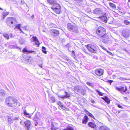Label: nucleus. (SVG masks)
Masks as SVG:
<instances>
[{
    "mask_svg": "<svg viewBox=\"0 0 130 130\" xmlns=\"http://www.w3.org/2000/svg\"><path fill=\"white\" fill-rule=\"evenodd\" d=\"M49 98L52 101L53 103L55 102L56 101L55 98L52 96H49Z\"/></svg>",
    "mask_w": 130,
    "mask_h": 130,
    "instance_id": "26",
    "label": "nucleus"
},
{
    "mask_svg": "<svg viewBox=\"0 0 130 130\" xmlns=\"http://www.w3.org/2000/svg\"><path fill=\"white\" fill-rule=\"evenodd\" d=\"M80 91L79 93L80 94L82 95H84L86 93V89L84 87L82 86L80 88Z\"/></svg>",
    "mask_w": 130,
    "mask_h": 130,
    "instance_id": "15",
    "label": "nucleus"
},
{
    "mask_svg": "<svg viewBox=\"0 0 130 130\" xmlns=\"http://www.w3.org/2000/svg\"><path fill=\"white\" fill-rule=\"evenodd\" d=\"M20 124L21 125H22V121H21V122H20Z\"/></svg>",
    "mask_w": 130,
    "mask_h": 130,
    "instance_id": "56",
    "label": "nucleus"
},
{
    "mask_svg": "<svg viewBox=\"0 0 130 130\" xmlns=\"http://www.w3.org/2000/svg\"><path fill=\"white\" fill-rule=\"evenodd\" d=\"M21 3L23 4L24 3V2L22 0L21 1Z\"/></svg>",
    "mask_w": 130,
    "mask_h": 130,
    "instance_id": "52",
    "label": "nucleus"
},
{
    "mask_svg": "<svg viewBox=\"0 0 130 130\" xmlns=\"http://www.w3.org/2000/svg\"><path fill=\"white\" fill-rule=\"evenodd\" d=\"M9 47L10 48H13L15 47V46L13 45H10L9 46Z\"/></svg>",
    "mask_w": 130,
    "mask_h": 130,
    "instance_id": "43",
    "label": "nucleus"
},
{
    "mask_svg": "<svg viewBox=\"0 0 130 130\" xmlns=\"http://www.w3.org/2000/svg\"><path fill=\"white\" fill-rule=\"evenodd\" d=\"M124 23L126 25H128L130 23V22L128 20H125L124 21Z\"/></svg>",
    "mask_w": 130,
    "mask_h": 130,
    "instance_id": "40",
    "label": "nucleus"
},
{
    "mask_svg": "<svg viewBox=\"0 0 130 130\" xmlns=\"http://www.w3.org/2000/svg\"><path fill=\"white\" fill-rule=\"evenodd\" d=\"M116 89L119 91L124 92H125L127 90V88L126 86H125V88L121 86L119 87H116Z\"/></svg>",
    "mask_w": 130,
    "mask_h": 130,
    "instance_id": "10",
    "label": "nucleus"
},
{
    "mask_svg": "<svg viewBox=\"0 0 130 130\" xmlns=\"http://www.w3.org/2000/svg\"><path fill=\"white\" fill-rule=\"evenodd\" d=\"M107 53H109L110 55H112V56L113 55V54L110 52L108 51H107Z\"/></svg>",
    "mask_w": 130,
    "mask_h": 130,
    "instance_id": "44",
    "label": "nucleus"
},
{
    "mask_svg": "<svg viewBox=\"0 0 130 130\" xmlns=\"http://www.w3.org/2000/svg\"><path fill=\"white\" fill-rule=\"evenodd\" d=\"M88 119V117L87 116H85L83 119V123L84 124H86L87 122Z\"/></svg>",
    "mask_w": 130,
    "mask_h": 130,
    "instance_id": "20",
    "label": "nucleus"
},
{
    "mask_svg": "<svg viewBox=\"0 0 130 130\" xmlns=\"http://www.w3.org/2000/svg\"><path fill=\"white\" fill-rule=\"evenodd\" d=\"M88 125L89 127L91 128H93L95 130H96V126L92 122H89L88 123Z\"/></svg>",
    "mask_w": 130,
    "mask_h": 130,
    "instance_id": "14",
    "label": "nucleus"
},
{
    "mask_svg": "<svg viewBox=\"0 0 130 130\" xmlns=\"http://www.w3.org/2000/svg\"><path fill=\"white\" fill-rule=\"evenodd\" d=\"M117 106L119 108H122V107L119 104H117Z\"/></svg>",
    "mask_w": 130,
    "mask_h": 130,
    "instance_id": "47",
    "label": "nucleus"
},
{
    "mask_svg": "<svg viewBox=\"0 0 130 130\" xmlns=\"http://www.w3.org/2000/svg\"><path fill=\"white\" fill-rule=\"evenodd\" d=\"M81 87L82 86L79 85L76 86L74 87V89L75 91L79 93Z\"/></svg>",
    "mask_w": 130,
    "mask_h": 130,
    "instance_id": "16",
    "label": "nucleus"
},
{
    "mask_svg": "<svg viewBox=\"0 0 130 130\" xmlns=\"http://www.w3.org/2000/svg\"><path fill=\"white\" fill-rule=\"evenodd\" d=\"M30 41L32 42H34L35 44L37 45L40 44L39 41L36 37H33L30 39Z\"/></svg>",
    "mask_w": 130,
    "mask_h": 130,
    "instance_id": "8",
    "label": "nucleus"
},
{
    "mask_svg": "<svg viewBox=\"0 0 130 130\" xmlns=\"http://www.w3.org/2000/svg\"><path fill=\"white\" fill-rule=\"evenodd\" d=\"M3 36L5 38H6L7 39H9V36L8 34L5 33L4 34Z\"/></svg>",
    "mask_w": 130,
    "mask_h": 130,
    "instance_id": "30",
    "label": "nucleus"
},
{
    "mask_svg": "<svg viewBox=\"0 0 130 130\" xmlns=\"http://www.w3.org/2000/svg\"><path fill=\"white\" fill-rule=\"evenodd\" d=\"M87 48L92 53H96L97 52V46L95 45L88 44L87 46Z\"/></svg>",
    "mask_w": 130,
    "mask_h": 130,
    "instance_id": "4",
    "label": "nucleus"
},
{
    "mask_svg": "<svg viewBox=\"0 0 130 130\" xmlns=\"http://www.w3.org/2000/svg\"><path fill=\"white\" fill-rule=\"evenodd\" d=\"M96 91L98 93L99 95H100L102 96L103 94H104L103 93L101 92L97 89H96Z\"/></svg>",
    "mask_w": 130,
    "mask_h": 130,
    "instance_id": "33",
    "label": "nucleus"
},
{
    "mask_svg": "<svg viewBox=\"0 0 130 130\" xmlns=\"http://www.w3.org/2000/svg\"><path fill=\"white\" fill-rule=\"evenodd\" d=\"M110 7H112L113 8H115L116 7L115 5L112 3H110Z\"/></svg>",
    "mask_w": 130,
    "mask_h": 130,
    "instance_id": "37",
    "label": "nucleus"
},
{
    "mask_svg": "<svg viewBox=\"0 0 130 130\" xmlns=\"http://www.w3.org/2000/svg\"><path fill=\"white\" fill-rule=\"evenodd\" d=\"M93 13L96 14L100 15L103 13V11L101 9L98 8H96L93 10Z\"/></svg>",
    "mask_w": 130,
    "mask_h": 130,
    "instance_id": "7",
    "label": "nucleus"
},
{
    "mask_svg": "<svg viewBox=\"0 0 130 130\" xmlns=\"http://www.w3.org/2000/svg\"><path fill=\"white\" fill-rule=\"evenodd\" d=\"M13 37L12 35V34H11L10 35V37Z\"/></svg>",
    "mask_w": 130,
    "mask_h": 130,
    "instance_id": "55",
    "label": "nucleus"
},
{
    "mask_svg": "<svg viewBox=\"0 0 130 130\" xmlns=\"http://www.w3.org/2000/svg\"><path fill=\"white\" fill-rule=\"evenodd\" d=\"M39 67H41L42 68V64H39Z\"/></svg>",
    "mask_w": 130,
    "mask_h": 130,
    "instance_id": "50",
    "label": "nucleus"
},
{
    "mask_svg": "<svg viewBox=\"0 0 130 130\" xmlns=\"http://www.w3.org/2000/svg\"><path fill=\"white\" fill-rule=\"evenodd\" d=\"M42 52L45 54H46L47 53V52L46 51L45 48L43 46L42 47Z\"/></svg>",
    "mask_w": 130,
    "mask_h": 130,
    "instance_id": "32",
    "label": "nucleus"
},
{
    "mask_svg": "<svg viewBox=\"0 0 130 130\" xmlns=\"http://www.w3.org/2000/svg\"><path fill=\"white\" fill-rule=\"evenodd\" d=\"M86 54H87V55H90V54H89V53H87V52H86Z\"/></svg>",
    "mask_w": 130,
    "mask_h": 130,
    "instance_id": "58",
    "label": "nucleus"
},
{
    "mask_svg": "<svg viewBox=\"0 0 130 130\" xmlns=\"http://www.w3.org/2000/svg\"><path fill=\"white\" fill-rule=\"evenodd\" d=\"M19 29L21 31V32H22L23 33H24L23 32V31L20 28V29Z\"/></svg>",
    "mask_w": 130,
    "mask_h": 130,
    "instance_id": "54",
    "label": "nucleus"
},
{
    "mask_svg": "<svg viewBox=\"0 0 130 130\" xmlns=\"http://www.w3.org/2000/svg\"><path fill=\"white\" fill-rule=\"evenodd\" d=\"M38 124V123H35V126H37V125Z\"/></svg>",
    "mask_w": 130,
    "mask_h": 130,
    "instance_id": "57",
    "label": "nucleus"
},
{
    "mask_svg": "<svg viewBox=\"0 0 130 130\" xmlns=\"http://www.w3.org/2000/svg\"><path fill=\"white\" fill-rule=\"evenodd\" d=\"M25 42V41L23 40H21L19 42L20 44H24Z\"/></svg>",
    "mask_w": 130,
    "mask_h": 130,
    "instance_id": "38",
    "label": "nucleus"
},
{
    "mask_svg": "<svg viewBox=\"0 0 130 130\" xmlns=\"http://www.w3.org/2000/svg\"><path fill=\"white\" fill-rule=\"evenodd\" d=\"M33 119L35 120V121H38V120L39 119H38L37 117L36 116H35L34 118Z\"/></svg>",
    "mask_w": 130,
    "mask_h": 130,
    "instance_id": "41",
    "label": "nucleus"
},
{
    "mask_svg": "<svg viewBox=\"0 0 130 130\" xmlns=\"http://www.w3.org/2000/svg\"><path fill=\"white\" fill-rule=\"evenodd\" d=\"M6 20V24L10 27H12V26L11 24L16 22V20L15 19L11 17L7 18Z\"/></svg>",
    "mask_w": 130,
    "mask_h": 130,
    "instance_id": "3",
    "label": "nucleus"
},
{
    "mask_svg": "<svg viewBox=\"0 0 130 130\" xmlns=\"http://www.w3.org/2000/svg\"><path fill=\"white\" fill-rule=\"evenodd\" d=\"M58 5L60 6L59 4H57L56 3V4H55L53 5V6L52 7V9H57V8H58L57 7H58Z\"/></svg>",
    "mask_w": 130,
    "mask_h": 130,
    "instance_id": "23",
    "label": "nucleus"
},
{
    "mask_svg": "<svg viewBox=\"0 0 130 130\" xmlns=\"http://www.w3.org/2000/svg\"><path fill=\"white\" fill-rule=\"evenodd\" d=\"M0 9L1 10H3V9L2 8H0Z\"/></svg>",
    "mask_w": 130,
    "mask_h": 130,
    "instance_id": "59",
    "label": "nucleus"
},
{
    "mask_svg": "<svg viewBox=\"0 0 130 130\" xmlns=\"http://www.w3.org/2000/svg\"><path fill=\"white\" fill-rule=\"evenodd\" d=\"M8 121L10 123H12V119L10 117H8Z\"/></svg>",
    "mask_w": 130,
    "mask_h": 130,
    "instance_id": "39",
    "label": "nucleus"
},
{
    "mask_svg": "<svg viewBox=\"0 0 130 130\" xmlns=\"http://www.w3.org/2000/svg\"><path fill=\"white\" fill-rule=\"evenodd\" d=\"M102 98L108 104H109L110 102V100L108 97L106 96L101 98Z\"/></svg>",
    "mask_w": 130,
    "mask_h": 130,
    "instance_id": "18",
    "label": "nucleus"
},
{
    "mask_svg": "<svg viewBox=\"0 0 130 130\" xmlns=\"http://www.w3.org/2000/svg\"><path fill=\"white\" fill-rule=\"evenodd\" d=\"M67 27L68 29L71 32H74L76 33L78 32L77 27L70 23H69L67 24Z\"/></svg>",
    "mask_w": 130,
    "mask_h": 130,
    "instance_id": "2",
    "label": "nucleus"
},
{
    "mask_svg": "<svg viewBox=\"0 0 130 130\" xmlns=\"http://www.w3.org/2000/svg\"><path fill=\"white\" fill-rule=\"evenodd\" d=\"M56 129L57 128H55L54 126H52L51 128L52 130H57Z\"/></svg>",
    "mask_w": 130,
    "mask_h": 130,
    "instance_id": "42",
    "label": "nucleus"
},
{
    "mask_svg": "<svg viewBox=\"0 0 130 130\" xmlns=\"http://www.w3.org/2000/svg\"><path fill=\"white\" fill-rule=\"evenodd\" d=\"M99 130H110L109 128L105 125L101 126L99 127Z\"/></svg>",
    "mask_w": 130,
    "mask_h": 130,
    "instance_id": "17",
    "label": "nucleus"
},
{
    "mask_svg": "<svg viewBox=\"0 0 130 130\" xmlns=\"http://www.w3.org/2000/svg\"><path fill=\"white\" fill-rule=\"evenodd\" d=\"M129 88L130 89V86L129 87Z\"/></svg>",
    "mask_w": 130,
    "mask_h": 130,
    "instance_id": "62",
    "label": "nucleus"
},
{
    "mask_svg": "<svg viewBox=\"0 0 130 130\" xmlns=\"http://www.w3.org/2000/svg\"><path fill=\"white\" fill-rule=\"evenodd\" d=\"M59 33L58 30L56 29H53L52 30L51 34L52 35L56 36L59 35Z\"/></svg>",
    "mask_w": 130,
    "mask_h": 130,
    "instance_id": "11",
    "label": "nucleus"
},
{
    "mask_svg": "<svg viewBox=\"0 0 130 130\" xmlns=\"http://www.w3.org/2000/svg\"><path fill=\"white\" fill-rule=\"evenodd\" d=\"M103 69H96L95 71L96 74L98 75H101L103 74Z\"/></svg>",
    "mask_w": 130,
    "mask_h": 130,
    "instance_id": "12",
    "label": "nucleus"
},
{
    "mask_svg": "<svg viewBox=\"0 0 130 130\" xmlns=\"http://www.w3.org/2000/svg\"><path fill=\"white\" fill-rule=\"evenodd\" d=\"M6 94L5 91L3 90H0V100H3Z\"/></svg>",
    "mask_w": 130,
    "mask_h": 130,
    "instance_id": "9",
    "label": "nucleus"
},
{
    "mask_svg": "<svg viewBox=\"0 0 130 130\" xmlns=\"http://www.w3.org/2000/svg\"><path fill=\"white\" fill-rule=\"evenodd\" d=\"M91 102L92 103H95V101L94 100H92Z\"/></svg>",
    "mask_w": 130,
    "mask_h": 130,
    "instance_id": "51",
    "label": "nucleus"
},
{
    "mask_svg": "<svg viewBox=\"0 0 130 130\" xmlns=\"http://www.w3.org/2000/svg\"><path fill=\"white\" fill-rule=\"evenodd\" d=\"M19 117H15L13 119V120H19Z\"/></svg>",
    "mask_w": 130,
    "mask_h": 130,
    "instance_id": "46",
    "label": "nucleus"
},
{
    "mask_svg": "<svg viewBox=\"0 0 130 130\" xmlns=\"http://www.w3.org/2000/svg\"><path fill=\"white\" fill-rule=\"evenodd\" d=\"M128 1L130 3V0H128Z\"/></svg>",
    "mask_w": 130,
    "mask_h": 130,
    "instance_id": "60",
    "label": "nucleus"
},
{
    "mask_svg": "<svg viewBox=\"0 0 130 130\" xmlns=\"http://www.w3.org/2000/svg\"><path fill=\"white\" fill-rule=\"evenodd\" d=\"M59 97H60V98H65V97L64 96H64H63V95H61L60 96H59Z\"/></svg>",
    "mask_w": 130,
    "mask_h": 130,
    "instance_id": "49",
    "label": "nucleus"
},
{
    "mask_svg": "<svg viewBox=\"0 0 130 130\" xmlns=\"http://www.w3.org/2000/svg\"><path fill=\"white\" fill-rule=\"evenodd\" d=\"M96 32L101 37H102L105 34V29L101 27H99L97 29Z\"/></svg>",
    "mask_w": 130,
    "mask_h": 130,
    "instance_id": "5",
    "label": "nucleus"
},
{
    "mask_svg": "<svg viewBox=\"0 0 130 130\" xmlns=\"http://www.w3.org/2000/svg\"><path fill=\"white\" fill-rule=\"evenodd\" d=\"M86 112L87 114L90 117H91L94 119V116L92 115L91 113H90L87 110H86L85 111Z\"/></svg>",
    "mask_w": 130,
    "mask_h": 130,
    "instance_id": "21",
    "label": "nucleus"
},
{
    "mask_svg": "<svg viewBox=\"0 0 130 130\" xmlns=\"http://www.w3.org/2000/svg\"><path fill=\"white\" fill-rule=\"evenodd\" d=\"M87 84L88 85L91 86L92 87H93L94 86V85L92 83H91L89 82H87Z\"/></svg>",
    "mask_w": 130,
    "mask_h": 130,
    "instance_id": "36",
    "label": "nucleus"
},
{
    "mask_svg": "<svg viewBox=\"0 0 130 130\" xmlns=\"http://www.w3.org/2000/svg\"><path fill=\"white\" fill-rule=\"evenodd\" d=\"M23 52L24 53L25 52H28L29 53H32V52H34V51H27V49L26 48H24L23 50Z\"/></svg>",
    "mask_w": 130,
    "mask_h": 130,
    "instance_id": "29",
    "label": "nucleus"
},
{
    "mask_svg": "<svg viewBox=\"0 0 130 130\" xmlns=\"http://www.w3.org/2000/svg\"><path fill=\"white\" fill-rule=\"evenodd\" d=\"M26 28H27V27L26 26H25L23 27L24 29H25V30H26Z\"/></svg>",
    "mask_w": 130,
    "mask_h": 130,
    "instance_id": "53",
    "label": "nucleus"
},
{
    "mask_svg": "<svg viewBox=\"0 0 130 130\" xmlns=\"http://www.w3.org/2000/svg\"><path fill=\"white\" fill-rule=\"evenodd\" d=\"M57 103L58 105L61 106L62 107V108H65L63 106V104L62 103L61 101H57Z\"/></svg>",
    "mask_w": 130,
    "mask_h": 130,
    "instance_id": "25",
    "label": "nucleus"
},
{
    "mask_svg": "<svg viewBox=\"0 0 130 130\" xmlns=\"http://www.w3.org/2000/svg\"><path fill=\"white\" fill-rule=\"evenodd\" d=\"M119 79L121 80H127L128 79L125 78H124L122 77H120L119 78Z\"/></svg>",
    "mask_w": 130,
    "mask_h": 130,
    "instance_id": "35",
    "label": "nucleus"
},
{
    "mask_svg": "<svg viewBox=\"0 0 130 130\" xmlns=\"http://www.w3.org/2000/svg\"><path fill=\"white\" fill-rule=\"evenodd\" d=\"M88 90H90H90H90V89H88Z\"/></svg>",
    "mask_w": 130,
    "mask_h": 130,
    "instance_id": "61",
    "label": "nucleus"
},
{
    "mask_svg": "<svg viewBox=\"0 0 130 130\" xmlns=\"http://www.w3.org/2000/svg\"><path fill=\"white\" fill-rule=\"evenodd\" d=\"M58 8H57V9H53V10H54L55 12L57 13H60V6L58 5V7H57Z\"/></svg>",
    "mask_w": 130,
    "mask_h": 130,
    "instance_id": "19",
    "label": "nucleus"
},
{
    "mask_svg": "<svg viewBox=\"0 0 130 130\" xmlns=\"http://www.w3.org/2000/svg\"><path fill=\"white\" fill-rule=\"evenodd\" d=\"M122 36L125 38H128L130 36V30L126 29L123 30Z\"/></svg>",
    "mask_w": 130,
    "mask_h": 130,
    "instance_id": "6",
    "label": "nucleus"
},
{
    "mask_svg": "<svg viewBox=\"0 0 130 130\" xmlns=\"http://www.w3.org/2000/svg\"><path fill=\"white\" fill-rule=\"evenodd\" d=\"M24 113L25 115V116L28 115V116H29V117L28 116V117H29V118L30 117V115L29 113H27V112L25 110L24 111Z\"/></svg>",
    "mask_w": 130,
    "mask_h": 130,
    "instance_id": "34",
    "label": "nucleus"
},
{
    "mask_svg": "<svg viewBox=\"0 0 130 130\" xmlns=\"http://www.w3.org/2000/svg\"><path fill=\"white\" fill-rule=\"evenodd\" d=\"M21 25V24H17V25H15V27L14 28V29L15 30H16V29L17 28V29H20V27Z\"/></svg>",
    "mask_w": 130,
    "mask_h": 130,
    "instance_id": "28",
    "label": "nucleus"
},
{
    "mask_svg": "<svg viewBox=\"0 0 130 130\" xmlns=\"http://www.w3.org/2000/svg\"><path fill=\"white\" fill-rule=\"evenodd\" d=\"M24 123L26 126V128L27 130L29 129L31 125L30 122L29 120H27L24 122Z\"/></svg>",
    "mask_w": 130,
    "mask_h": 130,
    "instance_id": "13",
    "label": "nucleus"
},
{
    "mask_svg": "<svg viewBox=\"0 0 130 130\" xmlns=\"http://www.w3.org/2000/svg\"><path fill=\"white\" fill-rule=\"evenodd\" d=\"M101 18L103 19L104 20L105 22L106 23V22L107 20V19L105 15H104V16H102Z\"/></svg>",
    "mask_w": 130,
    "mask_h": 130,
    "instance_id": "27",
    "label": "nucleus"
},
{
    "mask_svg": "<svg viewBox=\"0 0 130 130\" xmlns=\"http://www.w3.org/2000/svg\"><path fill=\"white\" fill-rule=\"evenodd\" d=\"M47 2L50 4H54L56 3V0H47Z\"/></svg>",
    "mask_w": 130,
    "mask_h": 130,
    "instance_id": "22",
    "label": "nucleus"
},
{
    "mask_svg": "<svg viewBox=\"0 0 130 130\" xmlns=\"http://www.w3.org/2000/svg\"><path fill=\"white\" fill-rule=\"evenodd\" d=\"M113 82L112 80H109L108 81V82L110 83V85Z\"/></svg>",
    "mask_w": 130,
    "mask_h": 130,
    "instance_id": "48",
    "label": "nucleus"
},
{
    "mask_svg": "<svg viewBox=\"0 0 130 130\" xmlns=\"http://www.w3.org/2000/svg\"><path fill=\"white\" fill-rule=\"evenodd\" d=\"M18 102L17 100L12 96L8 97L5 101V103L8 106L12 108L17 107Z\"/></svg>",
    "mask_w": 130,
    "mask_h": 130,
    "instance_id": "1",
    "label": "nucleus"
},
{
    "mask_svg": "<svg viewBox=\"0 0 130 130\" xmlns=\"http://www.w3.org/2000/svg\"><path fill=\"white\" fill-rule=\"evenodd\" d=\"M65 92L66 95H64V96L65 97V98H69L70 96V94L66 91H65Z\"/></svg>",
    "mask_w": 130,
    "mask_h": 130,
    "instance_id": "31",
    "label": "nucleus"
},
{
    "mask_svg": "<svg viewBox=\"0 0 130 130\" xmlns=\"http://www.w3.org/2000/svg\"><path fill=\"white\" fill-rule=\"evenodd\" d=\"M101 48L103 49L104 50H105V51H107V50L105 48V47H104L102 46H101Z\"/></svg>",
    "mask_w": 130,
    "mask_h": 130,
    "instance_id": "45",
    "label": "nucleus"
},
{
    "mask_svg": "<svg viewBox=\"0 0 130 130\" xmlns=\"http://www.w3.org/2000/svg\"><path fill=\"white\" fill-rule=\"evenodd\" d=\"M9 12H3L2 13V15L3 16V20H4L5 18L9 14Z\"/></svg>",
    "mask_w": 130,
    "mask_h": 130,
    "instance_id": "24",
    "label": "nucleus"
}]
</instances>
